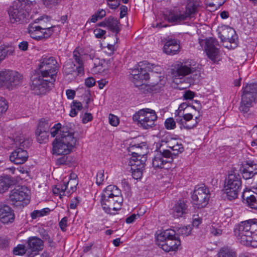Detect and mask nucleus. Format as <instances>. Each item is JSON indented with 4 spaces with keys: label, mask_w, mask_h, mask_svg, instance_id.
Listing matches in <instances>:
<instances>
[{
    "label": "nucleus",
    "mask_w": 257,
    "mask_h": 257,
    "mask_svg": "<svg viewBox=\"0 0 257 257\" xmlns=\"http://www.w3.org/2000/svg\"><path fill=\"white\" fill-rule=\"evenodd\" d=\"M193 118V115L191 113L183 114L182 116H178L176 118V121L181 124L184 128L186 129H191L195 127L198 124V121H193L189 123Z\"/></svg>",
    "instance_id": "bb28decb"
},
{
    "label": "nucleus",
    "mask_w": 257,
    "mask_h": 257,
    "mask_svg": "<svg viewBox=\"0 0 257 257\" xmlns=\"http://www.w3.org/2000/svg\"><path fill=\"white\" fill-rule=\"evenodd\" d=\"M28 158V154L26 150L21 148H17L10 156V160L16 164H22Z\"/></svg>",
    "instance_id": "4be33fe9"
},
{
    "label": "nucleus",
    "mask_w": 257,
    "mask_h": 257,
    "mask_svg": "<svg viewBox=\"0 0 257 257\" xmlns=\"http://www.w3.org/2000/svg\"><path fill=\"white\" fill-rule=\"evenodd\" d=\"M241 187V181L239 175L236 173L229 174L224 185V190L227 198L229 200L236 198Z\"/></svg>",
    "instance_id": "4468645a"
},
{
    "label": "nucleus",
    "mask_w": 257,
    "mask_h": 257,
    "mask_svg": "<svg viewBox=\"0 0 257 257\" xmlns=\"http://www.w3.org/2000/svg\"><path fill=\"white\" fill-rule=\"evenodd\" d=\"M63 156L56 160L57 165H70L73 161V158L71 156L63 155Z\"/></svg>",
    "instance_id": "58836bf2"
},
{
    "label": "nucleus",
    "mask_w": 257,
    "mask_h": 257,
    "mask_svg": "<svg viewBox=\"0 0 257 257\" xmlns=\"http://www.w3.org/2000/svg\"><path fill=\"white\" fill-rule=\"evenodd\" d=\"M108 119L109 123L112 126H116L119 123L118 118L113 114H109Z\"/></svg>",
    "instance_id": "13d9d810"
},
{
    "label": "nucleus",
    "mask_w": 257,
    "mask_h": 257,
    "mask_svg": "<svg viewBox=\"0 0 257 257\" xmlns=\"http://www.w3.org/2000/svg\"><path fill=\"white\" fill-rule=\"evenodd\" d=\"M165 125L167 129H174L176 126V121L172 118H167L165 122Z\"/></svg>",
    "instance_id": "5fc2aeb1"
},
{
    "label": "nucleus",
    "mask_w": 257,
    "mask_h": 257,
    "mask_svg": "<svg viewBox=\"0 0 257 257\" xmlns=\"http://www.w3.org/2000/svg\"><path fill=\"white\" fill-rule=\"evenodd\" d=\"M254 103L257 104V83L247 84L244 88L239 110L246 113Z\"/></svg>",
    "instance_id": "1a4fd4ad"
},
{
    "label": "nucleus",
    "mask_w": 257,
    "mask_h": 257,
    "mask_svg": "<svg viewBox=\"0 0 257 257\" xmlns=\"http://www.w3.org/2000/svg\"><path fill=\"white\" fill-rule=\"evenodd\" d=\"M137 217H139V215L138 214H132L126 218L125 221L127 223H132L137 219Z\"/></svg>",
    "instance_id": "774afa93"
},
{
    "label": "nucleus",
    "mask_w": 257,
    "mask_h": 257,
    "mask_svg": "<svg viewBox=\"0 0 257 257\" xmlns=\"http://www.w3.org/2000/svg\"><path fill=\"white\" fill-rule=\"evenodd\" d=\"M26 252V248L23 244H19L13 249V253L16 255H22Z\"/></svg>",
    "instance_id": "c03bdc74"
},
{
    "label": "nucleus",
    "mask_w": 257,
    "mask_h": 257,
    "mask_svg": "<svg viewBox=\"0 0 257 257\" xmlns=\"http://www.w3.org/2000/svg\"><path fill=\"white\" fill-rule=\"evenodd\" d=\"M176 142L177 141L176 139L172 138L169 136H167L162 139L160 146L161 147H163L166 145L167 148H169L172 150L173 148L172 146L175 145Z\"/></svg>",
    "instance_id": "e433bc0d"
},
{
    "label": "nucleus",
    "mask_w": 257,
    "mask_h": 257,
    "mask_svg": "<svg viewBox=\"0 0 257 257\" xmlns=\"http://www.w3.org/2000/svg\"><path fill=\"white\" fill-rule=\"evenodd\" d=\"M202 7V3L200 0H188L185 11H171L166 15L165 19L170 23L180 24L185 20L194 17Z\"/></svg>",
    "instance_id": "39448f33"
},
{
    "label": "nucleus",
    "mask_w": 257,
    "mask_h": 257,
    "mask_svg": "<svg viewBox=\"0 0 257 257\" xmlns=\"http://www.w3.org/2000/svg\"><path fill=\"white\" fill-rule=\"evenodd\" d=\"M0 219L4 223L12 222L15 219L13 210L8 205L0 203Z\"/></svg>",
    "instance_id": "5701e85b"
},
{
    "label": "nucleus",
    "mask_w": 257,
    "mask_h": 257,
    "mask_svg": "<svg viewBox=\"0 0 257 257\" xmlns=\"http://www.w3.org/2000/svg\"><path fill=\"white\" fill-rule=\"evenodd\" d=\"M191 230L192 227L190 225L179 227L177 230V235L188 236L190 234Z\"/></svg>",
    "instance_id": "a19ab883"
},
{
    "label": "nucleus",
    "mask_w": 257,
    "mask_h": 257,
    "mask_svg": "<svg viewBox=\"0 0 257 257\" xmlns=\"http://www.w3.org/2000/svg\"><path fill=\"white\" fill-rule=\"evenodd\" d=\"M14 141L17 145L19 144L20 146L23 147L24 148H25V146L27 147L26 144L30 143V141L29 140H25L23 136L16 137L14 139Z\"/></svg>",
    "instance_id": "3c124183"
},
{
    "label": "nucleus",
    "mask_w": 257,
    "mask_h": 257,
    "mask_svg": "<svg viewBox=\"0 0 257 257\" xmlns=\"http://www.w3.org/2000/svg\"><path fill=\"white\" fill-rule=\"evenodd\" d=\"M49 132L36 130L35 134L37 141L40 143H45L48 140Z\"/></svg>",
    "instance_id": "4c0bfd02"
},
{
    "label": "nucleus",
    "mask_w": 257,
    "mask_h": 257,
    "mask_svg": "<svg viewBox=\"0 0 257 257\" xmlns=\"http://www.w3.org/2000/svg\"><path fill=\"white\" fill-rule=\"evenodd\" d=\"M59 138L73 149L76 145L77 139L74 136V131L67 125L63 126L61 130V137Z\"/></svg>",
    "instance_id": "a211bd4d"
},
{
    "label": "nucleus",
    "mask_w": 257,
    "mask_h": 257,
    "mask_svg": "<svg viewBox=\"0 0 257 257\" xmlns=\"http://www.w3.org/2000/svg\"><path fill=\"white\" fill-rule=\"evenodd\" d=\"M53 154L57 155H67L73 149L64 143L59 138L57 137L52 143Z\"/></svg>",
    "instance_id": "412c9836"
},
{
    "label": "nucleus",
    "mask_w": 257,
    "mask_h": 257,
    "mask_svg": "<svg viewBox=\"0 0 257 257\" xmlns=\"http://www.w3.org/2000/svg\"><path fill=\"white\" fill-rule=\"evenodd\" d=\"M122 201L121 191L114 185L108 186L101 195V206L107 214H114L115 212L120 208Z\"/></svg>",
    "instance_id": "f03ea898"
},
{
    "label": "nucleus",
    "mask_w": 257,
    "mask_h": 257,
    "mask_svg": "<svg viewBox=\"0 0 257 257\" xmlns=\"http://www.w3.org/2000/svg\"><path fill=\"white\" fill-rule=\"evenodd\" d=\"M30 191L23 186L11 190L9 199L12 206L22 209L30 203Z\"/></svg>",
    "instance_id": "6e6552de"
},
{
    "label": "nucleus",
    "mask_w": 257,
    "mask_h": 257,
    "mask_svg": "<svg viewBox=\"0 0 257 257\" xmlns=\"http://www.w3.org/2000/svg\"><path fill=\"white\" fill-rule=\"evenodd\" d=\"M67 218L66 217H63L59 222V226L61 230L63 231L66 230L67 226Z\"/></svg>",
    "instance_id": "69168bd1"
},
{
    "label": "nucleus",
    "mask_w": 257,
    "mask_h": 257,
    "mask_svg": "<svg viewBox=\"0 0 257 257\" xmlns=\"http://www.w3.org/2000/svg\"><path fill=\"white\" fill-rule=\"evenodd\" d=\"M55 26L48 27L46 29L41 30V35H38L39 33H34L31 34V37L36 40H41L43 38L47 39L49 38L53 33V29Z\"/></svg>",
    "instance_id": "7c9ffc66"
},
{
    "label": "nucleus",
    "mask_w": 257,
    "mask_h": 257,
    "mask_svg": "<svg viewBox=\"0 0 257 257\" xmlns=\"http://www.w3.org/2000/svg\"><path fill=\"white\" fill-rule=\"evenodd\" d=\"M119 22L112 17L107 18V27L112 32L118 34L120 31Z\"/></svg>",
    "instance_id": "2f4dec72"
},
{
    "label": "nucleus",
    "mask_w": 257,
    "mask_h": 257,
    "mask_svg": "<svg viewBox=\"0 0 257 257\" xmlns=\"http://www.w3.org/2000/svg\"><path fill=\"white\" fill-rule=\"evenodd\" d=\"M107 5L110 9H115L120 5V0H106Z\"/></svg>",
    "instance_id": "6e6d98bb"
},
{
    "label": "nucleus",
    "mask_w": 257,
    "mask_h": 257,
    "mask_svg": "<svg viewBox=\"0 0 257 257\" xmlns=\"http://www.w3.org/2000/svg\"><path fill=\"white\" fill-rule=\"evenodd\" d=\"M133 119L138 121L144 129H149L155 125L157 115L155 110L150 108H144L140 110L133 115Z\"/></svg>",
    "instance_id": "9b49d317"
},
{
    "label": "nucleus",
    "mask_w": 257,
    "mask_h": 257,
    "mask_svg": "<svg viewBox=\"0 0 257 257\" xmlns=\"http://www.w3.org/2000/svg\"><path fill=\"white\" fill-rule=\"evenodd\" d=\"M73 57L78 65L83 64V61L82 60V56L78 50L75 49L73 51Z\"/></svg>",
    "instance_id": "8fccbe9b"
},
{
    "label": "nucleus",
    "mask_w": 257,
    "mask_h": 257,
    "mask_svg": "<svg viewBox=\"0 0 257 257\" xmlns=\"http://www.w3.org/2000/svg\"><path fill=\"white\" fill-rule=\"evenodd\" d=\"M174 80L182 78L184 76L191 74L187 79L188 83L193 84L196 81L199 80L201 77V72L196 63L192 60H185L182 62H178L172 69Z\"/></svg>",
    "instance_id": "7ed1b4c3"
},
{
    "label": "nucleus",
    "mask_w": 257,
    "mask_h": 257,
    "mask_svg": "<svg viewBox=\"0 0 257 257\" xmlns=\"http://www.w3.org/2000/svg\"><path fill=\"white\" fill-rule=\"evenodd\" d=\"M218 257H236V253L228 249H222L218 254Z\"/></svg>",
    "instance_id": "ea45409f"
},
{
    "label": "nucleus",
    "mask_w": 257,
    "mask_h": 257,
    "mask_svg": "<svg viewBox=\"0 0 257 257\" xmlns=\"http://www.w3.org/2000/svg\"><path fill=\"white\" fill-rule=\"evenodd\" d=\"M195 102L196 103H198V106H197V107H195L194 105H191L189 103H187V102H183L182 103H181L179 106V108L180 109V110H181V111H183L185 109H186L188 106H191L193 108H194V109H195L196 110L198 111L199 112V111L200 110H201V105L199 103H198V101L197 100H196L195 101Z\"/></svg>",
    "instance_id": "de8ad7c7"
},
{
    "label": "nucleus",
    "mask_w": 257,
    "mask_h": 257,
    "mask_svg": "<svg viewBox=\"0 0 257 257\" xmlns=\"http://www.w3.org/2000/svg\"><path fill=\"white\" fill-rule=\"evenodd\" d=\"M132 170V176L135 179H138L142 178L143 175V169H137V170L131 169Z\"/></svg>",
    "instance_id": "bf43d9fd"
},
{
    "label": "nucleus",
    "mask_w": 257,
    "mask_h": 257,
    "mask_svg": "<svg viewBox=\"0 0 257 257\" xmlns=\"http://www.w3.org/2000/svg\"><path fill=\"white\" fill-rule=\"evenodd\" d=\"M49 19L48 17H41L36 19L33 23L29 25L28 32L30 34L34 33H39L43 29H46L52 26L48 23Z\"/></svg>",
    "instance_id": "6ab92c4d"
},
{
    "label": "nucleus",
    "mask_w": 257,
    "mask_h": 257,
    "mask_svg": "<svg viewBox=\"0 0 257 257\" xmlns=\"http://www.w3.org/2000/svg\"><path fill=\"white\" fill-rule=\"evenodd\" d=\"M143 62L140 63L139 67L132 70L130 79L137 87H140L144 93L147 92H158L165 85L166 79L164 77L162 78L161 76H158L159 82L150 85L144 83V80H147L150 78V74L148 71L151 69L149 65L145 68H143Z\"/></svg>",
    "instance_id": "f257e3e1"
},
{
    "label": "nucleus",
    "mask_w": 257,
    "mask_h": 257,
    "mask_svg": "<svg viewBox=\"0 0 257 257\" xmlns=\"http://www.w3.org/2000/svg\"><path fill=\"white\" fill-rule=\"evenodd\" d=\"M161 147L160 146L157 153L159 154L162 155V158H164L165 161H167V163H172L173 161L174 158L175 157L174 155H173V153L169 150L162 149Z\"/></svg>",
    "instance_id": "f704fd0d"
},
{
    "label": "nucleus",
    "mask_w": 257,
    "mask_h": 257,
    "mask_svg": "<svg viewBox=\"0 0 257 257\" xmlns=\"http://www.w3.org/2000/svg\"><path fill=\"white\" fill-rule=\"evenodd\" d=\"M51 126V123L50 122L49 120L45 118H42L40 120L36 130L49 132Z\"/></svg>",
    "instance_id": "c9c22d12"
},
{
    "label": "nucleus",
    "mask_w": 257,
    "mask_h": 257,
    "mask_svg": "<svg viewBox=\"0 0 257 257\" xmlns=\"http://www.w3.org/2000/svg\"><path fill=\"white\" fill-rule=\"evenodd\" d=\"M210 231L214 236H219L222 233V230L220 226L215 223H213L210 227Z\"/></svg>",
    "instance_id": "49530a36"
},
{
    "label": "nucleus",
    "mask_w": 257,
    "mask_h": 257,
    "mask_svg": "<svg viewBox=\"0 0 257 257\" xmlns=\"http://www.w3.org/2000/svg\"><path fill=\"white\" fill-rule=\"evenodd\" d=\"M105 15V11L103 9H101V10L98 11L91 17L90 21L92 23H95L98 19H101Z\"/></svg>",
    "instance_id": "79ce46f5"
},
{
    "label": "nucleus",
    "mask_w": 257,
    "mask_h": 257,
    "mask_svg": "<svg viewBox=\"0 0 257 257\" xmlns=\"http://www.w3.org/2000/svg\"><path fill=\"white\" fill-rule=\"evenodd\" d=\"M147 147L145 143L143 145L139 144L130 146L128 152L132 153V157L130 159L129 165L131 166V169L137 170V169H144L145 163L147 160L146 150Z\"/></svg>",
    "instance_id": "0eeeda50"
},
{
    "label": "nucleus",
    "mask_w": 257,
    "mask_h": 257,
    "mask_svg": "<svg viewBox=\"0 0 257 257\" xmlns=\"http://www.w3.org/2000/svg\"><path fill=\"white\" fill-rule=\"evenodd\" d=\"M95 80L93 77H88L85 79V84L86 86L91 87L95 84Z\"/></svg>",
    "instance_id": "0e129e2a"
},
{
    "label": "nucleus",
    "mask_w": 257,
    "mask_h": 257,
    "mask_svg": "<svg viewBox=\"0 0 257 257\" xmlns=\"http://www.w3.org/2000/svg\"><path fill=\"white\" fill-rule=\"evenodd\" d=\"M242 198L245 201L246 205L252 209H257V193L250 190H245L242 194Z\"/></svg>",
    "instance_id": "a878e982"
},
{
    "label": "nucleus",
    "mask_w": 257,
    "mask_h": 257,
    "mask_svg": "<svg viewBox=\"0 0 257 257\" xmlns=\"http://www.w3.org/2000/svg\"><path fill=\"white\" fill-rule=\"evenodd\" d=\"M15 180L10 176L6 175L0 177V193L5 192L15 184Z\"/></svg>",
    "instance_id": "c85d7f7f"
},
{
    "label": "nucleus",
    "mask_w": 257,
    "mask_h": 257,
    "mask_svg": "<svg viewBox=\"0 0 257 257\" xmlns=\"http://www.w3.org/2000/svg\"><path fill=\"white\" fill-rule=\"evenodd\" d=\"M31 88L37 95L46 93L53 87L55 78L38 73L32 78Z\"/></svg>",
    "instance_id": "9d476101"
},
{
    "label": "nucleus",
    "mask_w": 257,
    "mask_h": 257,
    "mask_svg": "<svg viewBox=\"0 0 257 257\" xmlns=\"http://www.w3.org/2000/svg\"><path fill=\"white\" fill-rule=\"evenodd\" d=\"M73 180H70L67 183L64 182L63 184H58L53 189V192L55 194H59L60 198H62V196L66 195L67 190L68 189V186L72 183Z\"/></svg>",
    "instance_id": "473e14b6"
},
{
    "label": "nucleus",
    "mask_w": 257,
    "mask_h": 257,
    "mask_svg": "<svg viewBox=\"0 0 257 257\" xmlns=\"http://www.w3.org/2000/svg\"><path fill=\"white\" fill-rule=\"evenodd\" d=\"M234 232L240 243L243 245H248L253 242L257 243V219L241 222L235 228Z\"/></svg>",
    "instance_id": "20e7f679"
},
{
    "label": "nucleus",
    "mask_w": 257,
    "mask_h": 257,
    "mask_svg": "<svg viewBox=\"0 0 257 257\" xmlns=\"http://www.w3.org/2000/svg\"><path fill=\"white\" fill-rule=\"evenodd\" d=\"M58 69L59 65L54 57L43 56L41 59L39 65L40 73L55 78Z\"/></svg>",
    "instance_id": "2eb2a0df"
},
{
    "label": "nucleus",
    "mask_w": 257,
    "mask_h": 257,
    "mask_svg": "<svg viewBox=\"0 0 257 257\" xmlns=\"http://www.w3.org/2000/svg\"><path fill=\"white\" fill-rule=\"evenodd\" d=\"M8 52V51L6 49L3 47L0 48V63L5 59L7 55Z\"/></svg>",
    "instance_id": "338daca9"
},
{
    "label": "nucleus",
    "mask_w": 257,
    "mask_h": 257,
    "mask_svg": "<svg viewBox=\"0 0 257 257\" xmlns=\"http://www.w3.org/2000/svg\"><path fill=\"white\" fill-rule=\"evenodd\" d=\"M179 41L176 39L169 38L163 48V51L167 55H173L179 52Z\"/></svg>",
    "instance_id": "393cba45"
},
{
    "label": "nucleus",
    "mask_w": 257,
    "mask_h": 257,
    "mask_svg": "<svg viewBox=\"0 0 257 257\" xmlns=\"http://www.w3.org/2000/svg\"><path fill=\"white\" fill-rule=\"evenodd\" d=\"M189 210L186 203L182 200H179L173 207V214L175 217H183L188 213Z\"/></svg>",
    "instance_id": "cd10ccee"
},
{
    "label": "nucleus",
    "mask_w": 257,
    "mask_h": 257,
    "mask_svg": "<svg viewBox=\"0 0 257 257\" xmlns=\"http://www.w3.org/2000/svg\"><path fill=\"white\" fill-rule=\"evenodd\" d=\"M156 243L166 252L175 251L181 244V241L173 229H167L157 234Z\"/></svg>",
    "instance_id": "423d86ee"
},
{
    "label": "nucleus",
    "mask_w": 257,
    "mask_h": 257,
    "mask_svg": "<svg viewBox=\"0 0 257 257\" xmlns=\"http://www.w3.org/2000/svg\"><path fill=\"white\" fill-rule=\"evenodd\" d=\"M172 147V151H173V155H174L175 157L177 156L179 153L183 152L184 151V148L182 145L181 144H178L177 142Z\"/></svg>",
    "instance_id": "09e8293b"
},
{
    "label": "nucleus",
    "mask_w": 257,
    "mask_h": 257,
    "mask_svg": "<svg viewBox=\"0 0 257 257\" xmlns=\"http://www.w3.org/2000/svg\"><path fill=\"white\" fill-rule=\"evenodd\" d=\"M19 4L20 5L23 4L24 9H27V8H28L30 9L29 11L37 6L36 2L35 1L31 0H23L22 2H19Z\"/></svg>",
    "instance_id": "37998d69"
},
{
    "label": "nucleus",
    "mask_w": 257,
    "mask_h": 257,
    "mask_svg": "<svg viewBox=\"0 0 257 257\" xmlns=\"http://www.w3.org/2000/svg\"><path fill=\"white\" fill-rule=\"evenodd\" d=\"M167 164V161L164 160L162 158V154H159L158 153L152 161L153 166L156 169H162L165 168V165Z\"/></svg>",
    "instance_id": "72a5a7b5"
},
{
    "label": "nucleus",
    "mask_w": 257,
    "mask_h": 257,
    "mask_svg": "<svg viewBox=\"0 0 257 257\" xmlns=\"http://www.w3.org/2000/svg\"><path fill=\"white\" fill-rule=\"evenodd\" d=\"M105 176L104 174V171H99L96 175V183L98 185L102 184V182L104 180Z\"/></svg>",
    "instance_id": "4d7b16f0"
},
{
    "label": "nucleus",
    "mask_w": 257,
    "mask_h": 257,
    "mask_svg": "<svg viewBox=\"0 0 257 257\" xmlns=\"http://www.w3.org/2000/svg\"><path fill=\"white\" fill-rule=\"evenodd\" d=\"M93 33L97 38H101L106 34V31L97 28L93 31Z\"/></svg>",
    "instance_id": "052dcab7"
},
{
    "label": "nucleus",
    "mask_w": 257,
    "mask_h": 257,
    "mask_svg": "<svg viewBox=\"0 0 257 257\" xmlns=\"http://www.w3.org/2000/svg\"><path fill=\"white\" fill-rule=\"evenodd\" d=\"M201 46L205 44V50L208 57L212 61L215 62L218 58L219 50L217 47L219 46L218 42L215 38H209L205 40L199 39Z\"/></svg>",
    "instance_id": "f3484780"
},
{
    "label": "nucleus",
    "mask_w": 257,
    "mask_h": 257,
    "mask_svg": "<svg viewBox=\"0 0 257 257\" xmlns=\"http://www.w3.org/2000/svg\"><path fill=\"white\" fill-rule=\"evenodd\" d=\"M41 236L42 237L44 240L48 241L50 246L54 245V242L53 239L50 237L48 233L45 230H43L40 232Z\"/></svg>",
    "instance_id": "603ef678"
},
{
    "label": "nucleus",
    "mask_w": 257,
    "mask_h": 257,
    "mask_svg": "<svg viewBox=\"0 0 257 257\" xmlns=\"http://www.w3.org/2000/svg\"><path fill=\"white\" fill-rule=\"evenodd\" d=\"M29 9H24L23 5L19 3L9 8L8 13L12 23L26 22Z\"/></svg>",
    "instance_id": "dca6fc26"
},
{
    "label": "nucleus",
    "mask_w": 257,
    "mask_h": 257,
    "mask_svg": "<svg viewBox=\"0 0 257 257\" xmlns=\"http://www.w3.org/2000/svg\"><path fill=\"white\" fill-rule=\"evenodd\" d=\"M248 167L244 168L242 171L243 177L245 179H248L257 174V165L253 164L252 162L247 163Z\"/></svg>",
    "instance_id": "c756f323"
},
{
    "label": "nucleus",
    "mask_w": 257,
    "mask_h": 257,
    "mask_svg": "<svg viewBox=\"0 0 257 257\" xmlns=\"http://www.w3.org/2000/svg\"><path fill=\"white\" fill-rule=\"evenodd\" d=\"M23 79V75L17 71L7 69L0 71V87L5 85L12 90L20 85Z\"/></svg>",
    "instance_id": "f8f14e48"
},
{
    "label": "nucleus",
    "mask_w": 257,
    "mask_h": 257,
    "mask_svg": "<svg viewBox=\"0 0 257 257\" xmlns=\"http://www.w3.org/2000/svg\"><path fill=\"white\" fill-rule=\"evenodd\" d=\"M194 96L195 93L190 90L185 91L183 94V97L185 100H192Z\"/></svg>",
    "instance_id": "e2e57ef3"
},
{
    "label": "nucleus",
    "mask_w": 257,
    "mask_h": 257,
    "mask_svg": "<svg viewBox=\"0 0 257 257\" xmlns=\"http://www.w3.org/2000/svg\"><path fill=\"white\" fill-rule=\"evenodd\" d=\"M61 124L60 123L55 124L53 126L50 128V134L52 137H55L58 133L59 131L61 132Z\"/></svg>",
    "instance_id": "864d4df0"
},
{
    "label": "nucleus",
    "mask_w": 257,
    "mask_h": 257,
    "mask_svg": "<svg viewBox=\"0 0 257 257\" xmlns=\"http://www.w3.org/2000/svg\"><path fill=\"white\" fill-rule=\"evenodd\" d=\"M193 205L195 208L200 209L206 206L210 198L208 188L205 185L196 186L191 195Z\"/></svg>",
    "instance_id": "ddd939ff"
},
{
    "label": "nucleus",
    "mask_w": 257,
    "mask_h": 257,
    "mask_svg": "<svg viewBox=\"0 0 257 257\" xmlns=\"http://www.w3.org/2000/svg\"><path fill=\"white\" fill-rule=\"evenodd\" d=\"M27 243V248L32 252V256L43 248V240L36 236L29 237Z\"/></svg>",
    "instance_id": "b1692460"
},
{
    "label": "nucleus",
    "mask_w": 257,
    "mask_h": 257,
    "mask_svg": "<svg viewBox=\"0 0 257 257\" xmlns=\"http://www.w3.org/2000/svg\"><path fill=\"white\" fill-rule=\"evenodd\" d=\"M218 37L222 42L228 41L230 43L235 42V31L229 26H224L217 30Z\"/></svg>",
    "instance_id": "aec40b11"
},
{
    "label": "nucleus",
    "mask_w": 257,
    "mask_h": 257,
    "mask_svg": "<svg viewBox=\"0 0 257 257\" xmlns=\"http://www.w3.org/2000/svg\"><path fill=\"white\" fill-rule=\"evenodd\" d=\"M93 118V116L90 113L86 112L82 117V121L83 123H86L91 121Z\"/></svg>",
    "instance_id": "680f3d73"
},
{
    "label": "nucleus",
    "mask_w": 257,
    "mask_h": 257,
    "mask_svg": "<svg viewBox=\"0 0 257 257\" xmlns=\"http://www.w3.org/2000/svg\"><path fill=\"white\" fill-rule=\"evenodd\" d=\"M75 64L72 62H68L64 67V72L67 74H72L75 72Z\"/></svg>",
    "instance_id": "a18cd8bd"
}]
</instances>
